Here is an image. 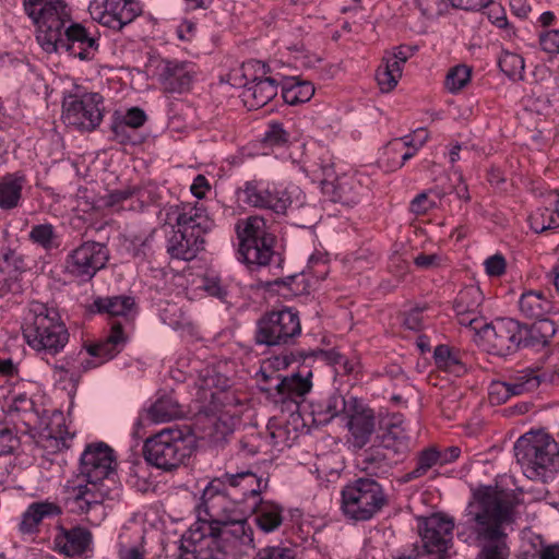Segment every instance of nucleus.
<instances>
[{"mask_svg":"<svg viewBox=\"0 0 559 559\" xmlns=\"http://www.w3.org/2000/svg\"><path fill=\"white\" fill-rule=\"evenodd\" d=\"M207 492L195 507V522L181 537V547L199 552L202 543L216 551L213 559H239L254 548V533L247 510L224 496Z\"/></svg>","mask_w":559,"mask_h":559,"instance_id":"f257e3e1","label":"nucleus"},{"mask_svg":"<svg viewBox=\"0 0 559 559\" xmlns=\"http://www.w3.org/2000/svg\"><path fill=\"white\" fill-rule=\"evenodd\" d=\"M466 509V520L457 535L479 548L476 559H509V534L515 522L514 507L502 492L491 487L478 490Z\"/></svg>","mask_w":559,"mask_h":559,"instance_id":"f03ea898","label":"nucleus"},{"mask_svg":"<svg viewBox=\"0 0 559 559\" xmlns=\"http://www.w3.org/2000/svg\"><path fill=\"white\" fill-rule=\"evenodd\" d=\"M23 5L48 45L66 49L80 60L94 59L98 50L97 38L81 24L70 23L63 0H23Z\"/></svg>","mask_w":559,"mask_h":559,"instance_id":"7ed1b4c3","label":"nucleus"},{"mask_svg":"<svg viewBox=\"0 0 559 559\" xmlns=\"http://www.w3.org/2000/svg\"><path fill=\"white\" fill-rule=\"evenodd\" d=\"M197 384L201 397L210 399L207 416L213 426L211 436L216 441L222 440L235 430L241 416L249 409L248 394L226 386V379L212 374L209 369L199 374Z\"/></svg>","mask_w":559,"mask_h":559,"instance_id":"20e7f679","label":"nucleus"},{"mask_svg":"<svg viewBox=\"0 0 559 559\" xmlns=\"http://www.w3.org/2000/svg\"><path fill=\"white\" fill-rule=\"evenodd\" d=\"M23 336L39 354L56 356L69 342V332L59 312L47 305L33 301L24 316Z\"/></svg>","mask_w":559,"mask_h":559,"instance_id":"39448f33","label":"nucleus"},{"mask_svg":"<svg viewBox=\"0 0 559 559\" xmlns=\"http://www.w3.org/2000/svg\"><path fill=\"white\" fill-rule=\"evenodd\" d=\"M515 457L524 475L548 483L559 473V444L544 431H530L514 444Z\"/></svg>","mask_w":559,"mask_h":559,"instance_id":"423d86ee","label":"nucleus"},{"mask_svg":"<svg viewBox=\"0 0 559 559\" xmlns=\"http://www.w3.org/2000/svg\"><path fill=\"white\" fill-rule=\"evenodd\" d=\"M238 239L237 260L250 270L266 266L275 254L276 237L259 215L239 219L235 225Z\"/></svg>","mask_w":559,"mask_h":559,"instance_id":"0eeeda50","label":"nucleus"},{"mask_svg":"<svg viewBox=\"0 0 559 559\" xmlns=\"http://www.w3.org/2000/svg\"><path fill=\"white\" fill-rule=\"evenodd\" d=\"M409 450V436L404 427V417L395 413L384 423L380 442L365 453V469L372 474L386 473Z\"/></svg>","mask_w":559,"mask_h":559,"instance_id":"6e6552de","label":"nucleus"},{"mask_svg":"<svg viewBox=\"0 0 559 559\" xmlns=\"http://www.w3.org/2000/svg\"><path fill=\"white\" fill-rule=\"evenodd\" d=\"M191 437L179 428H165L145 440V461L164 472H173L191 455Z\"/></svg>","mask_w":559,"mask_h":559,"instance_id":"1a4fd4ad","label":"nucleus"},{"mask_svg":"<svg viewBox=\"0 0 559 559\" xmlns=\"http://www.w3.org/2000/svg\"><path fill=\"white\" fill-rule=\"evenodd\" d=\"M267 487V479L258 476L252 471H241L235 474L225 473L210 481L204 488L201 500L206 501L207 492L224 496L245 510L257 507L260 493Z\"/></svg>","mask_w":559,"mask_h":559,"instance_id":"9d476101","label":"nucleus"},{"mask_svg":"<svg viewBox=\"0 0 559 559\" xmlns=\"http://www.w3.org/2000/svg\"><path fill=\"white\" fill-rule=\"evenodd\" d=\"M276 67L277 61L249 60L242 64L246 83L241 99L249 110L265 106L277 95L281 72L276 71Z\"/></svg>","mask_w":559,"mask_h":559,"instance_id":"9b49d317","label":"nucleus"},{"mask_svg":"<svg viewBox=\"0 0 559 559\" xmlns=\"http://www.w3.org/2000/svg\"><path fill=\"white\" fill-rule=\"evenodd\" d=\"M301 334L299 312L292 307L265 311L255 323L254 342L269 347L289 346Z\"/></svg>","mask_w":559,"mask_h":559,"instance_id":"f8f14e48","label":"nucleus"},{"mask_svg":"<svg viewBox=\"0 0 559 559\" xmlns=\"http://www.w3.org/2000/svg\"><path fill=\"white\" fill-rule=\"evenodd\" d=\"M384 502L382 487L370 478H358L342 490V511L355 521L370 520Z\"/></svg>","mask_w":559,"mask_h":559,"instance_id":"ddd939ff","label":"nucleus"},{"mask_svg":"<svg viewBox=\"0 0 559 559\" xmlns=\"http://www.w3.org/2000/svg\"><path fill=\"white\" fill-rule=\"evenodd\" d=\"M311 376V371H307L305 376L298 372L282 378L273 369L271 361H264L255 373V379L260 390L267 392L276 404L289 403L294 409H297L296 399L306 395L312 388Z\"/></svg>","mask_w":559,"mask_h":559,"instance_id":"4468645a","label":"nucleus"},{"mask_svg":"<svg viewBox=\"0 0 559 559\" xmlns=\"http://www.w3.org/2000/svg\"><path fill=\"white\" fill-rule=\"evenodd\" d=\"M120 496V486L99 483L84 477H75L66 485V506L76 514H87L102 509L106 499L114 500Z\"/></svg>","mask_w":559,"mask_h":559,"instance_id":"2eb2a0df","label":"nucleus"},{"mask_svg":"<svg viewBox=\"0 0 559 559\" xmlns=\"http://www.w3.org/2000/svg\"><path fill=\"white\" fill-rule=\"evenodd\" d=\"M300 192L295 185L284 186L253 179L245 182L239 195L242 202L249 206L269 209L277 214H283L292 205L293 198L299 195Z\"/></svg>","mask_w":559,"mask_h":559,"instance_id":"dca6fc26","label":"nucleus"},{"mask_svg":"<svg viewBox=\"0 0 559 559\" xmlns=\"http://www.w3.org/2000/svg\"><path fill=\"white\" fill-rule=\"evenodd\" d=\"M158 218L165 226L177 227L202 238L214 227V221L210 217L205 206L199 202L166 205L160 210Z\"/></svg>","mask_w":559,"mask_h":559,"instance_id":"f3484780","label":"nucleus"},{"mask_svg":"<svg viewBox=\"0 0 559 559\" xmlns=\"http://www.w3.org/2000/svg\"><path fill=\"white\" fill-rule=\"evenodd\" d=\"M104 98L99 93L70 95L63 102V120L78 129L91 131L98 127L104 116Z\"/></svg>","mask_w":559,"mask_h":559,"instance_id":"a211bd4d","label":"nucleus"},{"mask_svg":"<svg viewBox=\"0 0 559 559\" xmlns=\"http://www.w3.org/2000/svg\"><path fill=\"white\" fill-rule=\"evenodd\" d=\"M117 459L115 451L105 442L90 443L80 457L78 477L119 485L116 479Z\"/></svg>","mask_w":559,"mask_h":559,"instance_id":"6ab92c4d","label":"nucleus"},{"mask_svg":"<svg viewBox=\"0 0 559 559\" xmlns=\"http://www.w3.org/2000/svg\"><path fill=\"white\" fill-rule=\"evenodd\" d=\"M108 258V250L105 245L87 240L67 254L66 271L73 277L86 282L106 266Z\"/></svg>","mask_w":559,"mask_h":559,"instance_id":"aec40b11","label":"nucleus"},{"mask_svg":"<svg viewBox=\"0 0 559 559\" xmlns=\"http://www.w3.org/2000/svg\"><path fill=\"white\" fill-rule=\"evenodd\" d=\"M477 331L489 354L507 356L521 346V324L514 319H496L489 324H480Z\"/></svg>","mask_w":559,"mask_h":559,"instance_id":"412c9836","label":"nucleus"},{"mask_svg":"<svg viewBox=\"0 0 559 559\" xmlns=\"http://www.w3.org/2000/svg\"><path fill=\"white\" fill-rule=\"evenodd\" d=\"M88 12L99 24L120 31L141 14L142 8L136 0H93Z\"/></svg>","mask_w":559,"mask_h":559,"instance_id":"4be33fe9","label":"nucleus"},{"mask_svg":"<svg viewBox=\"0 0 559 559\" xmlns=\"http://www.w3.org/2000/svg\"><path fill=\"white\" fill-rule=\"evenodd\" d=\"M344 414L347 419V442L354 449L360 450L369 443L376 430L374 411L362 401L350 396Z\"/></svg>","mask_w":559,"mask_h":559,"instance_id":"5701e85b","label":"nucleus"},{"mask_svg":"<svg viewBox=\"0 0 559 559\" xmlns=\"http://www.w3.org/2000/svg\"><path fill=\"white\" fill-rule=\"evenodd\" d=\"M95 310L105 314L110 329L130 334L133 330L138 308L134 298L130 296L98 297L94 300Z\"/></svg>","mask_w":559,"mask_h":559,"instance_id":"b1692460","label":"nucleus"},{"mask_svg":"<svg viewBox=\"0 0 559 559\" xmlns=\"http://www.w3.org/2000/svg\"><path fill=\"white\" fill-rule=\"evenodd\" d=\"M453 519L444 514L433 513L425 518L419 527L423 551L427 556L445 552L453 539Z\"/></svg>","mask_w":559,"mask_h":559,"instance_id":"393cba45","label":"nucleus"},{"mask_svg":"<svg viewBox=\"0 0 559 559\" xmlns=\"http://www.w3.org/2000/svg\"><path fill=\"white\" fill-rule=\"evenodd\" d=\"M305 396H300L295 401L299 406L298 413L301 415V418L307 419V424L311 423L314 426L329 424L341 412L345 413L348 404V399L346 400L340 394H331L311 401H306Z\"/></svg>","mask_w":559,"mask_h":559,"instance_id":"a878e982","label":"nucleus"},{"mask_svg":"<svg viewBox=\"0 0 559 559\" xmlns=\"http://www.w3.org/2000/svg\"><path fill=\"white\" fill-rule=\"evenodd\" d=\"M539 384L540 378L534 370H521L506 381H492L488 389L489 401L491 404H503L513 396L535 391Z\"/></svg>","mask_w":559,"mask_h":559,"instance_id":"bb28decb","label":"nucleus"},{"mask_svg":"<svg viewBox=\"0 0 559 559\" xmlns=\"http://www.w3.org/2000/svg\"><path fill=\"white\" fill-rule=\"evenodd\" d=\"M198 71L197 64L191 61L164 60L158 73L159 83L167 93L182 94L192 87Z\"/></svg>","mask_w":559,"mask_h":559,"instance_id":"cd10ccee","label":"nucleus"},{"mask_svg":"<svg viewBox=\"0 0 559 559\" xmlns=\"http://www.w3.org/2000/svg\"><path fill=\"white\" fill-rule=\"evenodd\" d=\"M283 413L287 412V418H280L273 420L269 425L271 444L277 450L283 451L285 448H290L299 438L300 432L307 425V419L301 418L298 409H294L289 403L281 404Z\"/></svg>","mask_w":559,"mask_h":559,"instance_id":"c85d7f7f","label":"nucleus"},{"mask_svg":"<svg viewBox=\"0 0 559 559\" xmlns=\"http://www.w3.org/2000/svg\"><path fill=\"white\" fill-rule=\"evenodd\" d=\"M55 550L72 559H86L93 551V535L82 526H60L53 538Z\"/></svg>","mask_w":559,"mask_h":559,"instance_id":"c756f323","label":"nucleus"},{"mask_svg":"<svg viewBox=\"0 0 559 559\" xmlns=\"http://www.w3.org/2000/svg\"><path fill=\"white\" fill-rule=\"evenodd\" d=\"M83 350L68 355L53 366L52 377L62 390L74 391L82 372L96 368Z\"/></svg>","mask_w":559,"mask_h":559,"instance_id":"7c9ffc66","label":"nucleus"},{"mask_svg":"<svg viewBox=\"0 0 559 559\" xmlns=\"http://www.w3.org/2000/svg\"><path fill=\"white\" fill-rule=\"evenodd\" d=\"M264 147L270 148L276 157L290 159L296 163L299 155H302L304 144L293 142L292 134L288 132L283 122L270 121L262 136Z\"/></svg>","mask_w":559,"mask_h":559,"instance_id":"2f4dec72","label":"nucleus"},{"mask_svg":"<svg viewBox=\"0 0 559 559\" xmlns=\"http://www.w3.org/2000/svg\"><path fill=\"white\" fill-rule=\"evenodd\" d=\"M483 300V293L477 286H468L460 290L454 301V311L461 325L479 329Z\"/></svg>","mask_w":559,"mask_h":559,"instance_id":"473e14b6","label":"nucleus"},{"mask_svg":"<svg viewBox=\"0 0 559 559\" xmlns=\"http://www.w3.org/2000/svg\"><path fill=\"white\" fill-rule=\"evenodd\" d=\"M372 179L364 171L344 174L335 179L334 193L344 204H356L370 189Z\"/></svg>","mask_w":559,"mask_h":559,"instance_id":"72a5a7b5","label":"nucleus"},{"mask_svg":"<svg viewBox=\"0 0 559 559\" xmlns=\"http://www.w3.org/2000/svg\"><path fill=\"white\" fill-rule=\"evenodd\" d=\"M166 248L173 259L191 261L203 250L204 238L178 228L177 230L171 228V235L167 237Z\"/></svg>","mask_w":559,"mask_h":559,"instance_id":"f704fd0d","label":"nucleus"},{"mask_svg":"<svg viewBox=\"0 0 559 559\" xmlns=\"http://www.w3.org/2000/svg\"><path fill=\"white\" fill-rule=\"evenodd\" d=\"M28 183L24 171L8 173L0 177V209L14 210L23 203V191Z\"/></svg>","mask_w":559,"mask_h":559,"instance_id":"c9c22d12","label":"nucleus"},{"mask_svg":"<svg viewBox=\"0 0 559 559\" xmlns=\"http://www.w3.org/2000/svg\"><path fill=\"white\" fill-rule=\"evenodd\" d=\"M519 310L527 319L542 320L555 311L550 294L542 289H531L521 294Z\"/></svg>","mask_w":559,"mask_h":559,"instance_id":"e433bc0d","label":"nucleus"},{"mask_svg":"<svg viewBox=\"0 0 559 559\" xmlns=\"http://www.w3.org/2000/svg\"><path fill=\"white\" fill-rule=\"evenodd\" d=\"M128 340L129 334L110 329L108 336L104 341L88 346L83 353L87 355L93 364H97L98 367L117 356L124 348Z\"/></svg>","mask_w":559,"mask_h":559,"instance_id":"4c0bfd02","label":"nucleus"},{"mask_svg":"<svg viewBox=\"0 0 559 559\" xmlns=\"http://www.w3.org/2000/svg\"><path fill=\"white\" fill-rule=\"evenodd\" d=\"M60 514V508L49 501L31 503L22 513L19 530L22 534H34L38 532L40 523L46 518H53Z\"/></svg>","mask_w":559,"mask_h":559,"instance_id":"58836bf2","label":"nucleus"},{"mask_svg":"<svg viewBox=\"0 0 559 559\" xmlns=\"http://www.w3.org/2000/svg\"><path fill=\"white\" fill-rule=\"evenodd\" d=\"M282 97L290 106L309 102L314 94V87L309 81L298 76H289L281 72Z\"/></svg>","mask_w":559,"mask_h":559,"instance_id":"ea45409f","label":"nucleus"},{"mask_svg":"<svg viewBox=\"0 0 559 559\" xmlns=\"http://www.w3.org/2000/svg\"><path fill=\"white\" fill-rule=\"evenodd\" d=\"M433 361L439 370L455 377H461L467 371L462 353L449 345L441 344L435 348Z\"/></svg>","mask_w":559,"mask_h":559,"instance_id":"a19ab883","label":"nucleus"},{"mask_svg":"<svg viewBox=\"0 0 559 559\" xmlns=\"http://www.w3.org/2000/svg\"><path fill=\"white\" fill-rule=\"evenodd\" d=\"M556 333L555 323L548 319L537 320L531 326L521 325V346L543 347L546 346Z\"/></svg>","mask_w":559,"mask_h":559,"instance_id":"79ce46f5","label":"nucleus"},{"mask_svg":"<svg viewBox=\"0 0 559 559\" xmlns=\"http://www.w3.org/2000/svg\"><path fill=\"white\" fill-rule=\"evenodd\" d=\"M250 511L255 512V523L264 533L276 531L283 522V509L274 502L260 499L257 507L247 509V514Z\"/></svg>","mask_w":559,"mask_h":559,"instance_id":"37998d69","label":"nucleus"},{"mask_svg":"<svg viewBox=\"0 0 559 559\" xmlns=\"http://www.w3.org/2000/svg\"><path fill=\"white\" fill-rule=\"evenodd\" d=\"M182 415L179 403L170 394H163L147 408V418L156 424L179 418Z\"/></svg>","mask_w":559,"mask_h":559,"instance_id":"c03bdc74","label":"nucleus"},{"mask_svg":"<svg viewBox=\"0 0 559 559\" xmlns=\"http://www.w3.org/2000/svg\"><path fill=\"white\" fill-rule=\"evenodd\" d=\"M382 158L386 167L391 170L402 168L412 157L409 147L403 142L402 138L391 140L382 151Z\"/></svg>","mask_w":559,"mask_h":559,"instance_id":"a18cd8bd","label":"nucleus"},{"mask_svg":"<svg viewBox=\"0 0 559 559\" xmlns=\"http://www.w3.org/2000/svg\"><path fill=\"white\" fill-rule=\"evenodd\" d=\"M435 466H441L440 450L437 447L426 448L418 453L416 466L405 475V480L411 481L420 478Z\"/></svg>","mask_w":559,"mask_h":559,"instance_id":"49530a36","label":"nucleus"},{"mask_svg":"<svg viewBox=\"0 0 559 559\" xmlns=\"http://www.w3.org/2000/svg\"><path fill=\"white\" fill-rule=\"evenodd\" d=\"M402 71L397 61L383 57L382 63L379 66L376 73V80L381 92H391L397 85L402 76Z\"/></svg>","mask_w":559,"mask_h":559,"instance_id":"de8ad7c7","label":"nucleus"},{"mask_svg":"<svg viewBox=\"0 0 559 559\" xmlns=\"http://www.w3.org/2000/svg\"><path fill=\"white\" fill-rule=\"evenodd\" d=\"M296 164H299L304 171L311 173L317 178H322L325 181L332 179L335 175L334 164L328 152L319 156L318 162L308 160L300 155Z\"/></svg>","mask_w":559,"mask_h":559,"instance_id":"09e8293b","label":"nucleus"},{"mask_svg":"<svg viewBox=\"0 0 559 559\" xmlns=\"http://www.w3.org/2000/svg\"><path fill=\"white\" fill-rule=\"evenodd\" d=\"M532 230L537 234L559 227V211L550 207H538L528 216Z\"/></svg>","mask_w":559,"mask_h":559,"instance_id":"8fccbe9b","label":"nucleus"},{"mask_svg":"<svg viewBox=\"0 0 559 559\" xmlns=\"http://www.w3.org/2000/svg\"><path fill=\"white\" fill-rule=\"evenodd\" d=\"M29 239L46 251H51L60 246L56 228L49 223L34 225L29 231Z\"/></svg>","mask_w":559,"mask_h":559,"instance_id":"3c124183","label":"nucleus"},{"mask_svg":"<svg viewBox=\"0 0 559 559\" xmlns=\"http://www.w3.org/2000/svg\"><path fill=\"white\" fill-rule=\"evenodd\" d=\"M500 70L512 80H521L524 75L525 63L521 55L503 50L498 58Z\"/></svg>","mask_w":559,"mask_h":559,"instance_id":"603ef678","label":"nucleus"},{"mask_svg":"<svg viewBox=\"0 0 559 559\" xmlns=\"http://www.w3.org/2000/svg\"><path fill=\"white\" fill-rule=\"evenodd\" d=\"M162 193L160 187L151 181L134 188L136 211H141L148 205L157 204L162 199Z\"/></svg>","mask_w":559,"mask_h":559,"instance_id":"864d4df0","label":"nucleus"},{"mask_svg":"<svg viewBox=\"0 0 559 559\" xmlns=\"http://www.w3.org/2000/svg\"><path fill=\"white\" fill-rule=\"evenodd\" d=\"M105 205L116 211H136L133 189L115 190L107 194Z\"/></svg>","mask_w":559,"mask_h":559,"instance_id":"5fc2aeb1","label":"nucleus"},{"mask_svg":"<svg viewBox=\"0 0 559 559\" xmlns=\"http://www.w3.org/2000/svg\"><path fill=\"white\" fill-rule=\"evenodd\" d=\"M472 70L465 64L451 68L445 76L444 85L450 93H457L471 81Z\"/></svg>","mask_w":559,"mask_h":559,"instance_id":"6e6d98bb","label":"nucleus"},{"mask_svg":"<svg viewBox=\"0 0 559 559\" xmlns=\"http://www.w3.org/2000/svg\"><path fill=\"white\" fill-rule=\"evenodd\" d=\"M307 272L318 281L324 280L330 273L328 254L320 251L311 254L308 259Z\"/></svg>","mask_w":559,"mask_h":559,"instance_id":"4d7b16f0","label":"nucleus"},{"mask_svg":"<svg viewBox=\"0 0 559 559\" xmlns=\"http://www.w3.org/2000/svg\"><path fill=\"white\" fill-rule=\"evenodd\" d=\"M159 318L163 323L169 325L173 330H179L186 323L183 313L176 305L167 304L166 307L160 309Z\"/></svg>","mask_w":559,"mask_h":559,"instance_id":"13d9d810","label":"nucleus"},{"mask_svg":"<svg viewBox=\"0 0 559 559\" xmlns=\"http://www.w3.org/2000/svg\"><path fill=\"white\" fill-rule=\"evenodd\" d=\"M483 265L489 277H501L507 271V260L500 252L486 258Z\"/></svg>","mask_w":559,"mask_h":559,"instance_id":"bf43d9fd","label":"nucleus"},{"mask_svg":"<svg viewBox=\"0 0 559 559\" xmlns=\"http://www.w3.org/2000/svg\"><path fill=\"white\" fill-rule=\"evenodd\" d=\"M204 290L212 297L226 302L229 296L228 286L218 277H205L203 281Z\"/></svg>","mask_w":559,"mask_h":559,"instance_id":"052dcab7","label":"nucleus"},{"mask_svg":"<svg viewBox=\"0 0 559 559\" xmlns=\"http://www.w3.org/2000/svg\"><path fill=\"white\" fill-rule=\"evenodd\" d=\"M429 133L425 128H418L414 132L402 136L403 142L409 147V152H412V157H414L417 152L425 145L428 141Z\"/></svg>","mask_w":559,"mask_h":559,"instance_id":"680f3d73","label":"nucleus"},{"mask_svg":"<svg viewBox=\"0 0 559 559\" xmlns=\"http://www.w3.org/2000/svg\"><path fill=\"white\" fill-rule=\"evenodd\" d=\"M115 120L123 123L127 127H130L131 129H139L145 123L146 115L141 108L132 107L128 109L126 114L117 117Z\"/></svg>","mask_w":559,"mask_h":559,"instance_id":"e2e57ef3","label":"nucleus"},{"mask_svg":"<svg viewBox=\"0 0 559 559\" xmlns=\"http://www.w3.org/2000/svg\"><path fill=\"white\" fill-rule=\"evenodd\" d=\"M255 559H295V551L289 547L269 546L260 549Z\"/></svg>","mask_w":559,"mask_h":559,"instance_id":"0e129e2a","label":"nucleus"},{"mask_svg":"<svg viewBox=\"0 0 559 559\" xmlns=\"http://www.w3.org/2000/svg\"><path fill=\"white\" fill-rule=\"evenodd\" d=\"M114 138L117 142L121 144H136L138 139L135 134L136 129H131L130 127L124 126L118 121H114L111 127Z\"/></svg>","mask_w":559,"mask_h":559,"instance_id":"69168bd1","label":"nucleus"},{"mask_svg":"<svg viewBox=\"0 0 559 559\" xmlns=\"http://www.w3.org/2000/svg\"><path fill=\"white\" fill-rule=\"evenodd\" d=\"M539 45L548 53H559V29L540 33Z\"/></svg>","mask_w":559,"mask_h":559,"instance_id":"338daca9","label":"nucleus"},{"mask_svg":"<svg viewBox=\"0 0 559 559\" xmlns=\"http://www.w3.org/2000/svg\"><path fill=\"white\" fill-rule=\"evenodd\" d=\"M22 290L23 286L17 275H10L0 281V298L19 295Z\"/></svg>","mask_w":559,"mask_h":559,"instance_id":"774afa93","label":"nucleus"}]
</instances>
